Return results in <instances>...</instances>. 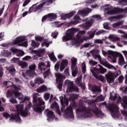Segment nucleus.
I'll return each mask as SVG.
<instances>
[{"label":"nucleus","mask_w":127,"mask_h":127,"mask_svg":"<svg viewBox=\"0 0 127 127\" xmlns=\"http://www.w3.org/2000/svg\"><path fill=\"white\" fill-rule=\"evenodd\" d=\"M79 97V95L77 94H72L70 95V100H74V99H77Z\"/></svg>","instance_id":"obj_55"},{"label":"nucleus","mask_w":127,"mask_h":127,"mask_svg":"<svg viewBox=\"0 0 127 127\" xmlns=\"http://www.w3.org/2000/svg\"><path fill=\"white\" fill-rule=\"evenodd\" d=\"M104 100H105V97H103L102 95H100L96 98V102H98L99 101H104Z\"/></svg>","instance_id":"obj_53"},{"label":"nucleus","mask_w":127,"mask_h":127,"mask_svg":"<svg viewBox=\"0 0 127 127\" xmlns=\"http://www.w3.org/2000/svg\"><path fill=\"white\" fill-rule=\"evenodd\" d=\"M97 31L96 30H94L93 31H90L87 32V34L89 35V36L88 37L89 38V39H92V38H94V36H95V34Z\"/></svg>","instance_id":"obj_33"},{"label":"nucleus","mask_w":127,"mask_h":127,"mask_svg":"<svg viewBox=\"0 0 127 127\" xmlns=\"http://www.w3.org/2000/svg\"><path fill=\"white\" fill-rule=\"evenodd\" d=\"M49 57L51 61L55 63L56 61H57V59L56 57H55V56H54V53H52L51 54H50L49 55Z\"/></svg>","instance_id":"obj_32"},{"label":"nucleus","mask_w":127,"mask_h":127,"mask_svg":"<svg viewBox=\"0 0 127 127\" xmlns=\"http://www.w3.org/2000/svg\"><path fill=\"white\" fill-rule=\"evenodd\" d=\"M94 43L95 44H103V42L102 40L100 39H96L94 40Z\"/></svg>","instance_id":"obj_57"},{"label":"nucleus","mask_w":127,"mask_h":127,"mask_svg":"<svg viewBox=\"0 0 127 127\" xmlns=\"http://www.w3.org/2000/svg\"><path fill=\"white\" fill-rule=\"evenodd\" d=\"M10 51H11V52H12V53L16 54H17V53H18V52H19V50L16 49L15 48H11Z\"/></svg>","instance_id":"obj_52"},{"label":"nucleus","mask_w":127,"mask_h":127,"mask_svg":"<svg viewBox=\"0 0 127 127\" xmlns=\"http://www.w3.org/2000/svg\"><path fill=\"white\" fill-rule=\"evenodd\" d=\"M12 45H17L23 47H27L28 43L23 37H17L12 42Z\"/></svg>","instance_id":"obj_5"},{"label":"nucleus","mask_w":127,"mask_h":127,"mask_svg":"<svg viewBox=\"0 0 127 127\" xmlns=\"http://www.w3.org/2000/svg\"><path fill=\"white\" fill-rule=\"evenodd\" d=\"M6 69L7 71H8V72H10V73L11 74L12 76H14V75H15V72L16 70H15L13 65H11L8 67H6Z\"/></svg>","instance_id":"obj_22"},{"label":"nucleus","mask_w":127,"mask_h":127,"mask_svg":"<svg viewBox=\"0 0 127 127\" xmlns=\"http://www.w3.org/2000/svg\"><path fill=\"white\" fill-rule=\"evenodd\" d=\"M74 22L76 24L77 23H79V22L80 20H81V18H80V16L75 15L74 17Z\"/></svg>","instance_id":"obj_43"},{"label":"nucleus","mask_w":127,"mask_h":127,"mask_svg":"<svg viewBox=\"0 0 127 127\" xmlns=\"http://www.w3.org/2000/svg\"><path fill=\"white\" fill-rule=\"evenodd\" d=\"M4 55L5 56H6V57H8V56H10L11 55V53L8 51H4Z\"/></svg>","instance_id":"obj_58"},{"label":"nucleus","mask_w":127,"mask_h":127,"mask_svg":"<svg viewBox=\"0 0 127 127\" xmlns=\"http://www.w3.org/2000/svg\"><path fill=\"white\" fill-rule=\"evenodd\" d=\"M99 61L100 62L101 64L105 66L108 64V62H107L105 59L102 60V58L100 59V60H99Z\"/></svg>","instance_id":"obj_46"},{"label":"nucleus","mask_w":127,"mask_h":127,"mask_svg":"<svg viewBox=\"0 0 127 127\" xmlns=\"http://www.w3.org/2000/svg\"><path fill=\"white\" fill-rule=\"evenodd\" d=\"M89 64L91 66H95V65H97L98 64V63L96 62H95L92 60H89Z\"/></svg>","instance_id":"obj_59"},{"label":"nucleus","mask_w":127,"mask_h":127,"mask_svg":"<svg viewBox=\"0 0 127 127\" xmlns=\"http://www.w3.org/2000/svg\"><path fill=\"white\" fill-rule=\"evenodd\" d=\"M65 83L67 85V89H66V93H70V92H74L76 91L78 92V88L73 85V82L70 81L69 80H66Z\"/></svg>","instance_id":"obj_12"},{"label":"nucleus","mask_w":127,"mask_h":127,"mask_svg":"<svg viewBox=\"0 0 127 127\" xmlns=\"http://www.w3.org/2000/svg\"><path fill=\"white\" fill-rule=\"evenodd\" d=\"M119 12H120V13L122 12H127V7H126L125 9L119 8Z\"/></svg>","instance_id":"obj_64"},{"label":"nucleus","mask_w":127,"mask_h":127,"mask_svg":"<svg viewBox=\"0 0 127 127\" xmlns=\"http://www.w3.org/2000/svg\"><path fill=\"white\" fill-rule=\"evenodd\" d=\"M48 90L47 86L45 85H42L40 88L36 89V92L38 93H44V92H46Z\"/></svg>","instance_id":"obj_26"},{"label":"nucleus","mask_w":127,"mask_h":127,"mask_svg":"<svg viewBox=\"0 0 127 127\" xmlns=\"http://www.w3.org/2000/svg\"><path fill=\"white\" fill-rule=\"evenodd\" d=\"M110 98L112 101H115L117 98V103L120 104L121 103L122 107L124 109H127V96H123V99L120 96L117 95L115 93L112 92L110 93Z\"/></svg>","instance_id":"obj_3"},{"label":"nucleus","mask_w":127,"mask_h":127,"mask_svg":"<svg viewBox=\"0 0 127 127\" xmlns=\"http://www.w3.org/2000/svg\"><path fill=\"white\" fill-rule=\"evenodd\" d=\"M86 68V63H83L81 64V71L83 74H85V73H86V72H87V69Z\"/></svg>","instance_id":"obj_37"},{"label":"nucleus","mask_w":127,"mask_h":127,"mask_svg":"<svg viewBox=\"0 0 127 127\" xmlns=\"http://www.w3.org/2000/svg\"><path fill=\"white\" fill-rule=\"evenodd\" d=\"M92 92H98V93H101V89H100L99 87H97L96 86L92 87Z\"/></svg>","instance_id":"obj_44"},{"label":"nucleus","mask_w":127,"mask_h":127,"mask_svg":"<svg viewBox=\"0 0 127 127\" xmlns=\"http://www.w3.org/2000/svg\"><path fill=\"white\" fill-rule=\"evenodd\" d=\"M35 83L38 85H40V84H43V83H44V81L42 80H35Z\"/></svg>","instance_id":"obj_61"},{"label":"nucleus","mask_w":127,"mask_h":127,"mask_svg":"<svg viewBox=\"0 0 127 127\" xmlns=\"http://www.w3.org/2000/svg\"><path fill=\"white\" fill-rule=\"evenodd\" d=\"M35 68H36V65H35V64H33L29 66V70L27 71V74L29 75L30 77H33L34 72L35 71Z\"/></svg>","instance_id":"obj_17"},{"label":"nucleus","mask_w":127,"mask_h":127,"mask_svg":"<svg viewBox=\"0 0 127 127\" xmlns=\"http://www.w3.org/2000/svg\"><path fill=\"white\" fill-rule=\"evenodd\" d=\"M4 118L5 119H8L10 118V122H16V123H21V119L19 117L16 116L15 115H10L7 113H4L3 114Z\"/></svg>","instance_id":"obj_9"},{"label":"nucleus","mask_w":127,"mask_h":127,"mask_svg":"<svg viewBox=\"0 0 127 127\" xmlns=\"http://www.w3.org/2000/svg\"><path fill=\"white\" fill-rule=\"evenodd\" d=\"M50 97V94L49 93H46L44 94V99L45 101H48V99Z\"/></svg>","instance_id":"obj_51"},{"label":"nucleus","mask_w":127,"mask_h":127,"mask_svg":"<svg viewBox=\"0 0 127 127\" xmlns=\"http://www.w3.org/2000/svg\"><path fill=\"white\" fill-rule=\"evenodd\" d=\"M64 114L67 118L70 119H74V115L72 110V107L70 106L64 111Z\"/></svg>","instance_id":"obj_15"},{"label":"nucleus","mask_w":127,"mask_h":127,"mask_svg":"<svg viewBox=\"0 0 127 127\" xmlns=\"http://www.w3.org/2000/svg\"><path fill=\"white\" fill-rule=\"evenodd\" d=\"M35 39H36V41L41 42V41H42V40H44V38L40 36H37L35 37Z\"/></svg>","instance_id":"obj_54"},{"label":"nucleus","mask_w":127,"mask_h":127,"mask_svg":"<svg viewBox=\"0 0 127 127\" xmlns=\"http://www.w3.org/2000/svg\"><path fill=\"white\" fill-rule=\"evenodd\" d=\"M9 101L12 104H17V101H16V99L15 98H11L10 99Z\"/></svg>","instance_id":"obj_62"},{"label":"nucleus","mask_w":127,"mask_h":127,"mask_svg":"<svg viewBox=\"0 0 127 127\" xmlns=\"http://www.w3.org/2000/svg\"><path fill=\"white\" fill-rule=\"evenodd\" d=\"M106 80H115L117 78V75L111 71L108 72V73L105 75Z\"/></svg>","instance_id":"obj_18"},{"label":"nucleus","mask_w":127,"mask_h":127,"mask_svg":"<svg viewBox=\"0 0 127 127\" xmlns=\"http://www.w3.org/2000/svg\"><path fill=\"white\" fill-rule=\"evenodd\" d=\"M122 24H123V21H122L117 23H114L112 25V27H113V28H116V27H119V26H121Z\"/></svg>","instance_id":"obj_40"},{"label":"nucleus","mask_w":127,"mask_h":127,"mask_svg":"<svg viewBox=\"0 0 127 127\" xmlns=\"http://www.w3.org/2000/svg\"><path fill=\"white\" fill-rule=\"evenodd\" d=\"M57 82L59 83L58 88L60 90V91L62 90V84H63V80H57Z\"/></svg>","instance_id":"obj_36"},{"label":"nucleus","mask_w":127,"mask_h":127,"mask_svg":"<svg viewBox=\"0 0 127 127\" xmlns=\"http://www.w3.org/2000/svg\"><path fill=\"white\" fill-rule=\"evenodd\" d=\"M55 75L56 78V80H65L66 79V76L61 73L57 72Z\"/></svg>","instance_id":"obj_25"},{"label":"nucleus","mask_w":127,"mask_h":127,"mask_svg":"<svg viewBox=\"0 0 127 127\" xmlns=\"http://www.w3.org/2000/svg\"><path fill=\"white\" fill-rule=\"evenodd\" d=\"M71 70L72 76L73 77H76V76H77V74L79 73L78 67H77V59L75 58H72L71 59Z\"/></svg>","instance_id":"obj_7"},{"label":"nucleus","mask_w":127,"mask_h":127,"mask_svg":"<svg viewBox=\"0 0 127 127\" xmlns=\"http://www.w3.org/2000/svg\"><path fill=\"white\" fill-rule=\"evenodd\" d=\"M76 13V12L75 11H72L70 12L69 13L65 14L63 16H61L62 19H63L64 20H66L67 18H71L74 14Z\"/></svg>","instance_id":"obj_20"},{"label":"nucleus","mask_w":127,"mask_h":127,"mask_svg":"<svg viewBox=\"0 0 127 127\" xmlns=\"http://www.w3.org/2000/svg\"><path fill=\"white\" fill-rule=\"evenodd\" d=\"M95 113V115L98 117V118H102L103 116H104V114L102 113V112L99 111V110L96 109L95 111H94Z\"/></svg>","instance_id":"obj_38"},{"label":"nucleus","mask_w":127,"mask_h":127,"mask_svg":"<svg viewBox=\"0 0 127 127\" xmlns=\"http://www.w3.org/2000/svg\"><path fill=\"white\" fill-rule=\"evenodd\" d=\"M60 99L62 104V112H63V111H64V109H65V105L67 106L68 104H69V100H68V98H66L65 95L64 96H60Z\"/></svg>","instance_id":"obj_14"},{"label":"nucleus","mask_w":127,"mask_h":127,"mask_svg":"<svg viewBox=\"0 0 127 127\" xmlns=\"http://www.w3.org/2000/svg\"><path fill=\"white\" fill-rule=\"evenodd\" d=\"M45 113L47 116V121H48V122H52L53 120H55V121L58 120L57 117H56L55 116H54V113L51 111H49V109L46 110Z\"/></svg>","instance_id":"obj_13"},{"label":"nucleus","mask_w":127,"mask_h":127,"mask_svg":"<svg viewBox=\"0 0 127 127\" xmlns=\"http://www.w3.org/2000/svg\"><path fill=\"white\" fill-rule=\"evenodd\" d=\"M109 54H111L113 56H116V57H119V65H125L126 64V62H125V59H124V57L122 55V54L120 53L113 52L111 51H109Z\"/></svg>","instance_id":"obj_10"},{"label":"nucleus","mask_w":127,"mask_h":127,"mask_svg":"<svg viewBox=\"0 0 127 127\" xmlns=\"http://www.w3.org/2000/svg\"><path fill=\"white\" fill-rule=\"evenodd\" d=\"M39 45H40V43L36 42L34 40L32 41L31 46H32V47H33L34 48L39 47Z\"/></svg>","instance_id":"obj_39"},{"label":"nucleus","mask_w":127,"mask_h":127,"mask_svg":"<svg viewBox=\"0 0 127 127\" xmlns=\"http://www.w3.org/2000/svg\"><path fill=\"white\" fill-rule=\"evenodd\" d=\"M56 27H61L64 24L63 23H60V22H54Z\"/></svg>","instance_id":"obj_49"},{"label":"nucleus","mask_w":127,"mask_h":127,"mask_svg":"<svg viewBox=\"0 0 127 127\" xmlns=\"http://www.w3.org/2000/svg\"><path fill=\"white\" fill-rule=\"evenodd\" d=\"M45 53V50H44V49H41L38 51H34V53H35V54H37L38 57H42V56L44 55Z\"/></svg>","instance_id":"obj_24"},{"label":"nucleus","mask_w":127,"mask_h":127,"mask_svg":"<svg viewBox=\"0 0 127 127\" xmlns=\"http://www.w3.org/2000/svg\"><path fill=\"white\" fill-rule=\"evenodd\" d=\"M49 75H50V70L48 69L47 71H45L43 73V76L44 79L49 77Z\"/></svg>","instance_id":"obj_42"},{"label":"nucleus","mask_w":127,"mask_h":127,"mask_svg":"<svg viewBox=\"0 0 127 127\" xmlns=\"http://www.w3.org/2000/svg\"><path fill=\"white\" fill-rule=\"evenodd\" d=\"M78 32V29L76 28H70L67 30L66 34L65 36H64L63 38V40L64 42L69 41L73 38V36L75 32Z\"/></svg>","instance_id":"obj_6"},{"label":"nucleus","mask_w":127,"mask_h":127,"mask_svg":"<svg viewBox=\"0 0 127 127\" xmlns=\"http://www.w3.org/2000/svg\"><path fill=\"white\" fill-rule=\"evenodd\" d=\"M94 23V19H91L89 20L86 21L85 23L82 24V27L86 30H88L93 25Z\"/></svg>","instance_id":"obj_16"},{"label":"nucleus","mask_w":127,"mask_h":127,"mask_svg":"<svg viewBox=\"0 0 127 127\" xmlns=\"http://www.w3.org/2000/svg\"><path fill=\"white\" fill-rule=\"evenodd\" d=\"M104 32H106V31H105V30H100L96 32V35H100V34H104Z\"/></svg>","instance_id":"obj_63"},{"label":"nucleus","mask_w":127,"mask_h":127,"mask_svg":"<svg viewBox=\"0 0 127 127\" xmlns=\"http://www.w3.org/2000/svg\"><path fill=\"white\" fill-rule=\"evenodd\" d=\"M48 18L50 19H56L57 18V15L53 13L48 14Z\"/></svg>","instance_id":"obj_35"},{"label":"nucleus","mask_w":127,"mask_h":127,"mask_svg":"<svg viewBox=\"0 0 127 127\" xmlns=\"http://www.w3.org/2000/svg\"><path fill=\"white\" fill-rule=\"evenodd\" d=\"M51 108L54 109V110H56L57 114L59 115V116H61V112H60V109H59V105H58V103L57 102H54L52 105H51Z\"/></svg>","instance_id":"obj_19"},{"label":"nucleus","mask_w":127,"mask_h":127,"mask_svg":"<svg viewBox=\"0 0 127 127\" xmlns=\"http://www.w3.org/2000/svg\"><path fill=\"white\" fill-rule=\"evenodd\" d=\"M14 95L15 98L18 99V100H22V99H23V94L17 91H14Z\"/></svg>","instance_id":"obj_27"},{"label":"nucleus","mask_w":127,"mask_h":127,"mask_svg":"<svg viewBox=\"0 0 127 127\" xmlns=\"http://www.w3.org/2000/svg\"><path fill=\"white\" fill-rule=\"evenodd\" d=\"M37 96H38V93H34L33 94V104L34 106V110L39 113V112H41V110H42L41 106L44 105L45 102H44L43 99H42L41 97L37 98Z\"/></svg>","instance_id":"obj_1"},{"label":"nucleus","mask_w":127,"mask_h":127,"mask_svg":"<svg viewBox=\"0 0 127 127\" xmlns=\"http://www.w3.org/2000/svg\"><path fill=\"white\" fill-rule=\"evenodd\" d=\"M86 31H79L76 35V39H80V38H82V36L84 35Z\"/></svg>","instance_id":"obj_30"},{"label":"nucleus","mask_w":127,"mask_h":127,"mask_svg":"<svg viewBox=\"0 0 127 127\" xmlns=\"http://www.w3.org/2000/svg\"><path fill=\"white\" fill-rule=\"evenodd\" d=\"M109 109L111 112L112 116L114 119L119 118V117H118V113H119V107L118 106L113 104L110 106Z\"/></svg>","instance_id":"obj_11"},{"label":"nucleus","mask_w":127,"mask_h":127,"mask_svg":"<svg viewBox=\"0 0 127 127\" xmlns=\"http://www.w3.org/2000/svg\"><path fill=\"white\" fill-rule=\"evenodd\" d=\"M99 68L97 67H91L90 71L94 77L97 80H105V77L100 74H104L107 72V69L104 68L101 64H98Z\"/></svg>","instance_id":"obj_2"},{"label":"nucleus","mask_w":127,"mask_h":127,"mask_svg":"<svg viewBox=\"0 0 127 127\" xmlns=\"http://www.w3.org/2000/svg\"><path fill=\"white\" fill-rule=\"evenodd\" d=\"M18 65L19 66H21V68L22 69H24V68H26L27 66H28V64L26 62H18Z\"/></svg>","instance_id":"obj_34"},{"label":"nucleus","mask_w":127,"mask_h":127,"mask_svg":"<svg viewBox=\"0 0 127 127\" xmlns=\"http://www.w3.org/2000/svg\"><path fill=\"white\" fill-rule=\"evenodd\" d=\"M68 60H64L62 62V63L61 64V66L60 67L61 72H62L67 66H68Z\"/></svg>","instance_id":"obj_21"},{"label":"nucleus","mask_w":127,"mask_h":127,"mask_svg":"<svg viewBox=\"0 0 127 127\" xmlns=\"http://www.w3.org/2000/svg\"><path fill=\"white\" fill-rule=\"evenodd\" d=\"M105 67H107V68H108V69H113L114 70H116V67L114 66V65L110 64L109 63H107V64L105 65Z\"/></svg>","instance_id":"obj_47"},{"label":"nucleus","mask_w":127,"mask_h":127,"mask_svg":"<svg viewBox=\"0 0 127 127\" xmlns=\"http://www.w3.org/2000/svg\"><path fill=\"white\" fill-rule=\"evenodd\" d=\"M44 6V3H40L38 6L35 7L34 12L39 11L40 12L42 10V8Z\"/></svg>","instance_id":"obj_28"},{"label":"nucleus","mask_w":127,"mask_h":127,"mask_svg":"<svg viewBox=\"0 0 127 127\" xmlns=\"http://www.w3.org/2000/svg\"><path fill=\"white\" fill-rule=\"evenodd\" d=\"M109 38L111 39V40L113 42H115V41H119V40L120 39V38L119 37H115L114 36H109Z\"/></svg>","instance_id":"obj_50"},{"label":"nucleus","mask_w":127,"mask_h":127,"mask_svg":"<svg viewBox=\"0 0 127 127\" xmlns=\"http://www.w3.org/2000/svg\"><path fill=\"white\" fill-rule=\"evenodd\" d=\"M120 4H123V5H127V0H121L119 1Z\"/></svg>","instance_id":"obj_56"},{"label":"nucleus","mask_w":127,"mask_h":127,"mask_svg":"<svg viewBox=\"0 0 127 127\" xmlns=\"http://www.w3.org/2000/svg\"><path fill=\"white\" fill-rule=\"evenodd\" d=\"M17 111L16 113L17 114L16 117H19V115L22 116V117H26L28 115V112L27 111V108H25V110H23V108L24 106L23 104H20L15 106Z\"/></svg>","instance_id":"obj_8"},{"label":"nucleus","mask_w":127,"mask_h":127,"mask_svg":"<svg viewBox=\"0 0 127 127\" xmlns=\"http://www.w3.org/2000/svg\"><path fill=\"white\" fill-rule=\"evenodd\" d=\"M56 0H44V1H43L42 3H44V5L45 4H47V5H48L49 3L52 4L53 3L54 1H55Z\"/></svg>","instance_id":"obj_41"},{"label":"nucleus","mask_w":127,"mask_h":127,"mask_svg":"<svg viewBox=\"0 0 127 127\" xmlns=\"http://www.w3.org/2000/svg\"><path fill=\"white\" fill-rule=\"evenodd\" d=\"M118 13H120V7H115L112 10L107 11V14H110L111 15L113 14H118Z\"/></svg>","instance_id":"obj_23"},{"label":"nucleus","mask_w":127,"mask_h":127,"mask_svg":"<svg viewBox=\"0 0 127 127\" xmlns=\"http://www.w3.org/2000/svg\"><path fill=\"white\" fill-rule=\"evenodd\" d=\"M92 11V9L87 8L86 10H80L79 11V13L80 14H86V13H89V12H91Z\"/></svg>","instance_id":"obj_31"},{"label":"nucleus","mask_w":127,"mask_h":127,"mask_svg":"<svg viewBox=\"0 0 127 127\" xmlns=\"http://www.w3.org/2000/svg\"><path fill=\"white\" fill-rule=\"evenodd\" d=\"M35 5H36V4H33L31 7L29 8L28 13H31V12H34V8H35Z\"/></svg>","instance_id":"obj_48"},{"label":"nucleus","mask_w":127,"mask_h":127,"mask_svg":"<svg viewBox=\"0 0 127 127\" xmlns=\"http://www.w3.org/2000/svg\"><path fill=\"white\" fill-rule=\"evenodd\" d=\"M76 113H81L82 118L86 119L87 118H91L93 117V115L91 113L90 109H87L84 105L79 106L77 109H76Z\"/></svg>","instance_id":"obj_4"},{"label":"nucleus","mask_w":127,"mask_h":127,"mask_svg":"<svg viewBox=\"0 0 127 127\" xmlns=\"http://www.w3.org/2000/svg\"><path fill=\"white\" fill-rule=\"evenodd\" d=\"M3 84L7 86V87H11L13 86V83L11 81H4Z\"/></svg>","instance_id":"obj_45"},{"label":"nucleus","mask_w":127,"mask_h":127,"mask_svg":"<svg viewBox=\"0 0 127 127\" xmlns=\"http://www.w3.org/2000/svg\"><path fill=\"white\" fill-rule=\"evenodd\" d=\"M11 61L13 63H18V62H19V59L18 58H14L11 60Z\"/></svg>","instance_id":"obj_60"},{"label":"nucleus","mask_w":127,"mask_h":127,"mask_svg":"<svg viewBox=\"0 0 127 127\" xmlns=\"http://www.w3.org/2000/svg\"><path fill=\"white\" fill-rule=\"evenodd\" d=\"M124 15H118L117 16H113L109 17L108 19L110 20V21H113L114 19H120V18H123Z\"/></svg>","instance_id":"obj_29"}]
</instances>
